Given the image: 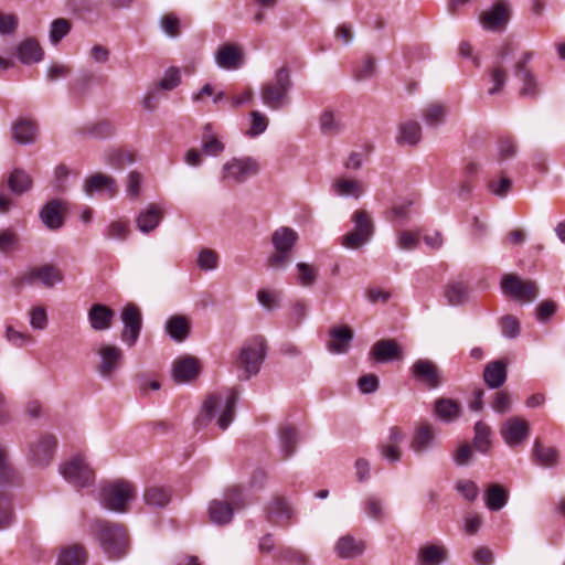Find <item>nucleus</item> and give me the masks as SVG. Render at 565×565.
<instances>
[{
  "label": "nucleus",
  "instance_id": "nucleus-1",
  "mask_svg": "<svg viewBox=\"0 0 565 565\" xmlns=\"http://www.w3.org/2000/svg\"><path fill=\"white\" fill-rule=\"evenodd\" d=\"M238 399V392L231 388L226 396L221 394L210 395L203 403L202 413L196 418L200 426H205L212 418L218 415L217 425L221 429H226L234 419L235 406Z\"/></svg>",
  "mask_w": 565,
  "mask_h": 565
},
{
  "label": "nucleus",
  "instance_id": "nucleus-2",
  "mask_svg": "<svg viewBox=\"0 0 565 565\" xmlns=\"http://www.w3.org/2000/svg\"><path fill=\"white\" fill-rule=\"evenodd\" d=\"M94 529L100 547L109 558H120L127 553L129 539L122 524L96 520Z\"/></svg>",
  "mask_w": 565,
  "mask_h": 565
},
{
  "label": "nucleus",
  "instance_id": "nucleus-3",
  "mask_svg": "<svg viewBox=\"0 0 565 565\" xmlns=\"http://www.w3.org/2000/svg\"><path fill=\"white\" fill-rule=\"evenodd\" d=\"M292 87L290 71L282 66L273 79L265 82L260 87V98L265 106L271 110H279L290 103L289 90Z\"/></svg>",
  "mask_w": 565,
  "mask_h": 565
},
{
  "label": "nucleus",
  "instance_id": "nucleus-4",
  "mask_svg": "<svg viewBox=\"0 0 565 565\" xmlns=\"http://www.w3.org/2000/svg\"><path fill=\"white\" fill-rule=\"evenodd\" d=\"M266 356V341L257 335L244 343L235 360V366L239 371L238 379L246 381L256 375Z\"/></svg>",
  "mask_w": 565,
  "mask_h": 565
},
{
  "label": "nucleus",
  "instance_id": "nucleus-5",
  "mask_svg": "<svg viewBox=\"0 0 565 565\" xmlns=\"http://www.w3.org/2000/svg\"><path fill=\"white\" fill-rule=\"evenodd\" d=\"M136 487L122 479L104 483L99 490L100 504L113 512L125 513L128 504L135 499Z\"/></svg>",
  "mask_w": 565,
  "mask_h": 565
},
{
  "label": "nucleus",
  "instance_id": "nucleus-6",
  "mask_svg": "<svg viewBox=\"0 0 565 565\" xmlns=\"http://www.w3.org/2000/svg\"><path fill=\"white\" fill-rule=\"evenodd\" d=\"M17 477L7 449L0 446V530L10 526L13 520L12 502L6 487L14 483Z\"/></svg>",
  "mask_w": 565,
  "mask_h": 565
},
{
  "label": "nucleus",
  "instance_id": "nucleus-7",
  "mask_svg": "<svg viewBox=\"0 0 565 565\" xmlns=\"http://www.w3.org/2000/svg\"><path fill=\"white\" fill-rule=\"evenodd\" d=\"M298 233L288 226H281L271 234L275 253L267 259V266L274 269L285 268L291 260V253L298 242Z\"/></svg>",
  "mask_w": 565,
  "mask_h": 565
},
{
  "label": "nucleus",
  "instance_id": "nucleus-8",
  "mask_svg": "<svg viewBox=\"0 0 565 565\" xmlns=\"http://www.w3.org/2000/svg\"><path fill=\"white\" fill-rule=\"evenodd\" d=\"M354 227L342 236L341 244L350 249H358L366 244L374 234V224L365 210H356L352 215Z\"/></svg>",
  "mask_w": 565,
  "mask_h": 565
},
{
  "label": "nucleus",
  "instance_id": "nucleus-9",
  "mask_svg": "<svg viewBox=\"0 0 565 565\" xmlns=\"http://www.w3.org/2000/svg\"><path fill=\"white\" fill-rule=\"evenodd\" d=\"M502 292L521 302H532L539 295L535 281L523 280L514 274H507L501 279Z\"/></svg>",
  "mask_w": 565,
  "mask_h": 565
},
{
  "label": "nucleus",
  "instance_id": "nucleus-10",
  "mask_svg": "<svg viewBox=\"0 0 565 565\" xmlns=\"http://www.w3.org/2000/svg\"><path fill=\"white\" fill-rule=\"evenodd\" d=\"M96 352L99 356V362L96 365L97 373L103 379H113L124 364V351L115 344L103 343Z\"/></svg>",
  "mask_w": 565,
  "mask_h": 565
},
{
  "label": "nucleus",
  "instance_id": "nucleus-11",
  "mask_svg": "<svg viewBox=\"0 0 565 565\" xmlns=\"http://www.w3.org/2000/svg\"><path fill=\"white\" fill-rule=\"evenodd\" d=\"M60 471L70 483L77 488L90 486L95 478L94 471L81 456H76L62 465Z\"/></svg>",
  "mask_w": 565,
  "mask_h": 565
},
{
  "label": "nucleus",
  "instance_id": "nucleus-12",
  "mask_svg": "<svg viewBox=\"0 0 565 565\" xmlns=\"http://www.w3.org/2000/svg\"><path fill=\"white\" fill-rule=\"evenodd\" d=\"M258 171L259 164L253 158H234L224 164L222 180L243 183Z\"/></svg>",
  "mask_w": 565,
  "mask_h": 565
},
{
  "label": "nucleus",
  "instance_id": "nucleus-13",
  "mask_svg": "<svg viewBox=\"0 0 565 565\" xmlns=\"http://www.w3.org/2000/svg\"><path fill=\"white\" fill-rule=\"evenodd\" d=\"M121 320L124 323L121 340L128 347H132L137 342L142 327V317L139 308L135 303H127L122 308Z\"/></svg>",
  "mask_w": 565,
  "mask_h": 565
},
{
  "label": "nucleus",
  "instance_id": "nucleus-14",
  "mask_svg": "<svg viewBox=\"0 0 565 565\" xmlns=\"http://www.w3.org/2000/svg\"><path fill=\"white\" fill-rule=\"evenodd\" d=\"M411 374L418 383L427 388H436L443 383V372L439 366L428 359H419L411 367Z\"/></svg>",
  "mask_w": 565,
  "mask_h": 565
},
{
  "label": "nucleus",
  "instance_id": "nucleus-15",
  "mask_svg": "<svg viewBox=\"0 0 565 565\" xmlns=\"http://www.w3.org/2000/svg\"><path fill=\"white\" fill-rule=\"evenodd\" d=\"M533 52L526 51L520 60L514 64V75L522 82L520 95L524 97H536L539 94L537 82L534 74L529 68V64L533 58Z\"/></svg>",
  "mask_w": 565,
  "mask_h": 565
},
{
  "label": "nucleus",
  "instance_id": "nucleus-16",
  "mask_svg": "<svg viewBox=\"0 0 565 565\" xmlns=\"http://www.w3.org/2000/svg\"><path fill=\"white\" fill-rule=\"evenodd\" d=\"M369 359L376 363L401 361L404 359V351L396 340L382 339L372 345Z\"/></svg>",
  "mask_w": 565,
  "mask_h": 565
},
{
  "label": "nucleus",
  "instance_id": "nucleus-17",
  "mask_svg": "<svg viewBox=\"0 0 565 565\" xmlns=\"http://www.w3.org/2000/svg\"><path fill=\"white\" fill-rule=\"evenodd\" d=\"M530 435L529 423L519 416L509 418L501 428V436L507 445L515 447L521 445Z\"/></svg>",
  "mask_w": 565,
  "mask_h": 565
},
{
  "label": "nucleus",
  "instance_id": "nucleus-18",
  "mask_svg": "<svg viewBox=\"0 0 565 565\" xmlns=\"http://www.w3.org/2000/svg\"><path fill=\"white\" fill-rule=\"evenodd\" d=\"M56 447V438L53 435H43L36 443L30 445V459L33 465L47 466Z\"/></svg>",
  "mask_w": 565,
  "mask_h": 565
},
{
  "label": "nucleus",
  "instance_id": "nucleus-19",
  "mask_svg": "<svg viewBox=\"0 0 565 565\" xmlns=\"http://www.w3.org/2000/svg\"><path fill=\"white\" fill-rule=\"evenodd\" d=\"M509 21L508 4L499 1L480 15V22L486 30L501 31Z\"/></svg>",
  "mask_w": 565,
  "mask_h": 565
},
{
  "label": "nucleus",
  "instance_id": "nucleus-20",
  "mask_svg": "<svg viewBox=\"0 0 565 565\" xmlns=\"http://www.w3.org/2000/svg\"><path fill=\"white\" fill-rule=\"evenodd\" d=\"M66 210L65 203L58 199L49 201L40 211L43 224L51 231H56L64 225L63 213Z\"/></svg>",
  "mask_w": 565,
  "mask_h": 565
},
{
  "label": "nucleus",
  "instance_id": "nucleus-21",
  "mask_svg": "<svg viewBox=\"0 0 565 565\" xmlns=\"http://www.w3.org/2000/svg\"><path fill=\"white\" fill-rule=\"evenodd\" d=\"M63 278V273L52 264L34 267L24 276L28 284H33L34 280L39 279L47 288L61 282Z\"/></svg>",
  "mask_w": 565,
  "mask_h": 565
},
{
  "label": "nucleus",
  "instance_id": "nucleus-22",
  "mask_svg": "<svg viewBox=\"0 0 565 565\" xmlns=\"http://www.w3.org/2000/svg\"><path fill=\"white\" fill-rule=\"evenodd\" d=\"M329 335L328 350L335 354L347 353L354 337L353 331L348 326L331 328Z\"/></svg>",
  "mask_w": 565,
  "mask_h": 565
},
{
  "label": "nucleus",
  "instance_id": "nucleus-23",
  "mask_svg": "<svg viewBox=\"0 0 565 565\" xmlns=\"http://www.w3.org/2000/svg\"><path fill=\"white\" fill-rule=\"evenodd\" d=\"M292 509L288 502L280 497L274 498L266 508L268 522L276 525H287L292 518Z\"/></svg>",
  "mask_w": 565,
  "mask_h": 565
},
{
  "label": "nucleus",
  "instance_id": "nucleus-24",
  "mask_svg": "<svg viewBox=\"0 0 565 565\" xmlns=\"http://www.w3.org/2000/svg\"><path fill=\"white\" fill-rule=\"evenodd\" d=\"M115 311L106 305L94 303L88 310V321L95 331H104L111 327Z\"/></svg>",
  "mask_w": 565,
  "mask_h": 565
},
{
  "label": "nucleus",
  "instance_id": "nucleus-25",
  "mask_svg": "<svg viewBox=\"0 0 565 565\" xmlns=\"http://www.w3.org/2000/svg\"><path fill=\"white\" fill-rule=\"evenodd\" d=\"M507 363L502 360L489 362L483 370V381L489 388L501 387L508 376Z\"/></svg>",
  "mask_w": 565,
  "mask_h": 565
},
{
  "label": "nucleus",
  "instance_id": "nucleus-26",
  "mask_svg": "<svg viewBox=\"0 0 565 565\" xmlns=\"http://www.w3.org/2000/svg\"><path fill=\"white\" fill-rule=\"evenodd\" d=\"M334 551L341 558H354L364 553L365 543L350 534H345L338 540Z\"/></svg>",
  "mask_w": 565,
  "mask_h": 565
},
{
  "label": "nucleus",
  "instance_id": "nucleus-27",
  "mask_svg": "<svg viewBox=\"0 0 565 565\" xmlns=\"http://www.w3.org/2000/svg\"><path fill=\"white\" fill-rule=\"evenodd\" d=\"M447 558V551L443 545L425 544L417 553V565H441Z\"/></svg>",
  "mask_w": 565,
  "mask_h": 565
},
{
  "label": "nucleus",
  "instance_id": "nucleus-28",
  "mask_svg": "<svg viewBox=\"0 0 565 565\" xmlns=\"http://www.w3.org/2000/svg\"><path fill=\"white\" fill-rule=\"evenodd\" d=\"M199 370L195 358L184 356L173 363V379L177 383L191 381L199 374Z\"/></svg>",
  "mask_w": 565,
  "mask_h": 565
},
{
  "label": "nucleus",
  "instance_id": "nucleus-29",
  "mask_svg": "<svg viewBox=\"0 0 565 565\" xmlns=\"http://www.w3.org/2000/svg\"><path fill=\"white\" fill-rule=\"evenodd\" d=\"M38 127L30 119H18L12 126L13 139L20 145L33 143L36 140Z\"/></svg>",
  "mask_w": 565,
  "mask_h": 565
},
{
  "label": "nucleus",
  "instance_id": "nucleus-30",
  "mask_svg": "<svg viewBox=\"0 0 565 565\" xmlns=\"http://www.w3.org/2000/svg\"><path fill=\"white\" fill-rule=\"evenodd\" d=\"M84 190L88 195L105 190L111 198L116 194L117 186L114 178L103 173H95L86 180Z\"/></svg>",
  "mask_w": 565,
  "mask_h": 565
},
{
  "label": "nucleus",
  "instance_id": "nucleus-31",
  "mask_svg": "<svg viewBox=\"0 0 565 565\" xmlns=\"http://www.w3.org/2000/svg\"><path fill=\"white\" fill-rule=\"evenodd\" d=\"M210 521L217 525L228 524L234 515V510L225 500H212L209 504Z\"/></svg>",
  "mask_w": 565,
  "mask_h": 565
},
{
  "label": "nucleus",
  "instance_id": "nucleus-32",
  "mask_svg": "<svg viewBox=\"0 0 565 565\" xmlns=\"http://www.w3.org/2000/svg\"><path fill=\"white\" fill-rule=\"evenodd\" d=\"M162 216V210L156 204H150L138 215L137 227L143 233H150L160 224Z\"/></svg>",
  "mask_w": 565,
  "mask_h": 565
},
{
  "label": "nucleus",
  "instance_id": "nucleus-33",
  "mask_svg": "<svg viewBox=\"0 0 565 565\" xmlns=\"http://www.w3.org/2000/svg\"><path fill=\"white\" fill-rule=\"evenodd\" d=\"M533 457L537 465L545 468H553L558 465V450L554 447L544 446L539 439L533 446Z\"/></svg>",
  "mask_w": 565,
  "mask_h": 565
},
{
  "label": "nucleus",
  "instance_id": "nucleus-34",
  "mask_svg": "<svg viewBox=\"0 0 565 565\" xmlns=\"http://www.w3.org/2000/svg\"><path fill=\"white\" fill-rule=\"evenodd\" d=\"M461 405L459 402L452 398L440 397L435 402L436 415L447 422H454L461 415Z\"/></svg>",
  "mask_w": 565,
  "mask_h": 565
},
{
  "label": "nucleus",
  "instance_id": "nucleus-35",
  "mask_svg": "<svg viewBox=\"0 0 565 565\" xmlns=\"http://www.w3.org/2000/svg\"><path fill=\"white\" fill-rule=\"evenodd\" d=\"M470 294V288L467 282L462 280L450 281L445 287V297L448 305L459 306L465 303Z\"/></svg>",
  "mask_w": 565,
  "mask_h": 565
},
{
  "label": "nucleus",
  "instance_id": "nucleus-36",
  "mask_svg": "<svg viewBox=\"0 0 565 565\" xmlns=\"http://www.w3.org/2000/svg\"><path fill=\"white\" fill-rule=\"evenodd\" d=\"M242 61V53L232 44L221 46L216 53V63L218 66L226 70H235L239 67Z\"/></svg>",
  "mask_w": 565,
  "mask_h": 565
},
{
  "label": "nucleus",
  "instance_id": "nucleus-37",
  "mask_svg": "<svg viewBox=\"0 0 565 565\" xmlns=\"http://www.w3.org/2000/svg\"><path fill=\"white\" fill-rule=\"evenodd\" d=\"M435 440V431L430 424H423L416 428L411 447L416 454L426 451Z\"/></svg>",
  "mask_w": 565,
  "mask_h": 565
},
{
  "label": "nucleus",
  "instance_id": "nucleus-38",
  "mask_svg": "<svg viewBox=\"0 0 565 565\" xmlns=\"http://www.w3.org/2000/svg\"><path fill=\"white\" fill-rule=\"evenodd\" d=\"M18 57L23 64L40 62L43 58V50L34 39H26L17 50Z\"/></svg>",
  "mask_w": 565,
  "mask_h": 565
},
{
  "label": "nucleus",
  "instance_id": "nucleus-39",
  "mask_svg": "<svg viewBox=\"0 0 565 565\" xmlns=\"http://www.w3.org/2000/svg\"><path fill=\"white\" fill-rule=\"evenodd\" d=\"M166 331L174 341L182 342L190 333L189 320L183 316H172L166 322Z\"/></svg>",
  "mask_w": 565,
  "mask_h": 565
},
{
  "label": "nucleus",
  "instance_id": "nucleus-40",
  "mask_svg": "<svg viewBox=\"0 0 565 565\" xmlns=\"http://www.w3.org/2000/svg\"><path fill=\"white\" fill-rule=\"evenodd\" d=\"M508 498V491L498 483L489 486V488L484 492L486 505L491 511L501 510L507 504Z\"/></svg>",
  "mask_w": 565,
  "mask_h": 565
},
{
  "label": "nucleus",
  "instance_id": "nucleus-41",
  "mask_svg": "<svg viewBox=\"0 0 565 565\" xmlns=\"http://www.w3.org/2000/svg\"><path fill=\"white\" fill-rule=\"evenodd\" d=\"M77 134L96 139L108 138L114 134V127L106 120L88 122L77 128Z\"/></svg>",
  "mask_w": 565,
  "mask_h": 565
},
{
  "label": "nucleus",
  "instance_id": "nucleus-42",
  "mask_svg": "<svg viewBox=\"0 0 565 565\" xmlns=\"http://www.w3.org/2000/svg\"><path fill=\"white\" fill-rule=\"evenodd\" d=\"M33 181L29 173L22 169H14L8 178L10 191L17 195L28 192L32 188Z\"/></svg>",
  "mask_w": 565,
  "mask_h": 565
},
{
  "label": "nucleus",
  "instance_id": "nucleus-43",
  "mask_svg": "<svg viewBox=\"0 0 565 565\" xmlns=\"http://www.w3.org/2000/svg\"><path fill=\"white\" fill-rule=\"evenodd\" d=\"M280 450L282 458L287 459L296 451L298 431L294 426L285 425L279 430Z\"/></svg>",
  "mask_w": 565,
  "mask_h": 565
},
{
  "label": "nucleus",
  "instance_id": "nucleus-44",
  "mask_svg": "<svg viewBox=\"0 0 565 565\" xmlns=\"http://www.w3.org/2000/svg\"><path fill=\"white\" fill-rule=\"evenodd\" d=\"M143 500L149 507L164 508L171 500V493L166 488L152 486L145 490Z\"/></svg>",
  "mask_w": 565,
  "mask_h": 565
},
{
  "label": "nucleus",
  "instance_id": "nucleus-45",
  "mask_svg": "<svg viewBox=\"0 0 565 565\" xmlns=\"http://www.w3.org/2000/svg\"><path fill=\"white\" fill-rule=\"evenodd\" d=\"M422 139V127L417 121H407L399 126L398 143L417 145Z\"/></svg>",
  "mask_w": 565,
  "mask_h": 565
},
{
  "label": "nucleus",
  "instance_id": "nucleus-46",
  "mask_svg": "<svg viewBox=\"0 0 565 565\" xmlns=\"http://www.w3.org/2000/svg\"><path fill=\"white\" fill-rule=\"evenodd\" d=\"M85 562V550L81 545H73L61 552L56 565H84Z\"/></svg>",
  "mask_w": 565,
  "mask_h": 565
},
{
  "label": "nucleus",
  "instance_id": "nucleus-47",
  "mask_svg": "<svg viewBox=\"0 0 565 565\" xmlns=\"http://www.w3.org/2000/svg\"><path fill=\"white\" fill-rule=\"evenodd\" d=\"M333 190L341 196L359 198L362 194V185L359 181L340 178L333 183Z\"/></svg>",
  "mask_w": 565,
  "mask_h": 565
},
{
  "label": "nucleus",
  "instance_id": "nucleus-48",
  "mask_svg": "<svg viewBox=\"0 0 565 565\" xmlns=\"http://www.w3.org/2000/svg\"><path fill=\"white\" fill-rule=\"evenodd\" d=\"M490 427L483 422H477L475 425L473 447L481 452H486L490 447Z\"/></svg>",
  "mask_w": 565,
  "mask_h": 565
},
{
  "label": "nucleus",
  "instance_id": "nucleus-49",
  "mask_svg": "<svg viewBox=\"0 0 565 565\" xmlns=\"http://www.w3.org/2000/svg\"><path fill=\"white\" fill-rule=\"evenodd\" d=\"M297 270H298L297 282L300 286L311 287L316 284L318 275H319L317 267H315L310 264L300 262L297 264Z\"/></svg>",
  "mask_w": 565,
  "mask_h": 565
},
{
  "label": "nucleus",
  "instance_id": "nucleus-50",
  "mask_svg": "<svg viewBox=\"0 0 565 565\" xmlns=\"http://www.w3.org/2000/svg\"><path fill=\"white\" fill-rule=\"evenodd\" d=\"M447 109L443 104L431 103L424 109L423 117L428 126H437L444 122Z\"/></svg>",
  "mask_w": 565,
  "mask_h": 565
},
{
  "label": "nucleus",
  "instance_id": "nucleus-51",
  "mask_svg": "<svg viewBox=\"0 0 565 565\" xmlns=\"http://www.w3.org/2000/svg\"><path fill=\"white\" fill-rule=\"evenodd\" d=\"M106 160H107L108 164H110L115 169L121 170L127 164L134 163L135 158H134L132 153H129V152H126V151H122L119 149H115V150H110L107 152Z\"/></svg>",
  "mask_w": 565,
  "mask_h": 565
},
{
  "label": "nucleus",
  "instance_id": "nucleus-52",
  "mask_svg": "<svg viewBox=\"0 0 565 565\" xmlns=\"http://www.w3.org/2000/svg\"><path fill=\"white\" fill-rule=\"evenodd\" d=\"M224 500L233 507V510H242L247 505L244 491L238 486L228 487L224 493Z\"/></svg>",
  "mask_w": 565,
  "mask_h": 565
},
{
  "label": "nucleus",
  "instance_id": "nucleus-53",
  "mask_svg": "<svg viewBox=\"0 0 565 565\" xmlns=\"http://www.w3.org/2000/svg\"><path fill=\"white\" fill-rule=\"evenodd\" d=\"M320 128L326 135H335L341 131L342 125L330 110H324L320 116Z\"/></svg>",
  "mask_w": 565,
  "mask_h": 565
},
{
  "label": "nucleus",
  "instance_id": "nucleus-54",
  "mask_svg": "<svg viewBox=\"0 0 565 565\" xmlns=\"http://www.w3.org/2000/svg\"><path fill=\"white\" fill-rule=\"evenodd\" d=\"M268 127V118L258 110L250 113V127L247 131L249 137H257L263 134Z\"/></svg>",
  "mask_w": 565,
  "mask_h": 565
},
{
  "label": "nucleus",
  "instance_id": "nucleus-55",
  "mask_svg": "<svg viewBox=\"0 0 565 565\" xmlns=\"http://www.w3.org/2000/svg\"><path fill=\"white\" fill-rule=\"evenodd\" d=\"M490 77L493 86L489 89L488 93L490 95H495L500 93L503 86L505 85L508 74L503 66L501 64H498L490 71Z\"/></svg>",
  "mask_w": 565,
  "mask_h": 565
},
{
  "label": "nucleus",
  "instance_id": "nucleus-56",
  "mask_svg": "<svg viewBox=\"0 0 565 565\" xmlns=\"http://www.w3.org/2000/svg\"><path fill=\"white\" fill-rule=\"evenodd\" d=\"M376 72L375 60L366 56L363 62L354 68V78L356 81L370 79Z\"/></svg>",
  "mask_w": 565,
  "mask_h": 565
},
{
  "label": "nucleus",
  "instance_id": "nucleus-57",
  "mask_svg": "<svg viewBox=\"0 0 565 565\" xmlns=\"http://www.w3.org/2000/svg\"><path fill=\"white\" fill-rule=\"evenodd\" d=\"M71 24L66 19L60 18L52 22L50 29V40L53 44L58 43L65 35L68 34Z\"/></svg>",
  "mask_w": 565,
  "mask_h": 565
},
{
  "label": "nucleus",
  "instance_id": "nucleus-58",
  "mask_svg": "<svg viewBox=\"0 0 565 565\" xmlns=\"http://www.w3.org/2000/svg\"><path fill=\"white\" fill-rule=\"evenodd\" d=\"M196 264L202 270H213L218 266V256L213 249L204 248L199 253Z\"/></svg>",
  "mask_w": 565,
  "mask_h": 565
},
{
  "label": "nucleus",
  "instance_id": "nucleus-59",
  "mask_svg": "<svg viewBox=\"0 0 565 565\" xmlns=\"http://www.w3.org/2000/svg\"><path fill=\"white\" fill-rule=\"evenodd\" d=\"M501 331L502 334L507 338L513 339L516 338L520 333V322L519 320L511 315L504 316L501 319Z\"/></svg>",
  "mask_w": 565,
  "mask_h": 565
},
{
  "label": "nucleus",
  "instance_id": "nucleus-60",
  "mask_svg": "<svg viewBox=\"0 0 565 565\" xmlns=\"http://www.w3.org/2000/svg\"><path fill=\"white\" fill-rule=\"evenodd\" d=\"M180 84V72L178 68H169L164 76L157 84V89L171 90Z\"/></svg>",
  "mask_w": 565,
  "mask_h": 565
},
{
  "label": "nucleus",
  "instance_id": "nucleus-61",
  "mask_svg": "<svg viewBox=\"0 0 565 565\" xmlns=\"http://www.w3.org/2000/svg\"><path fill=\"white\" fill-rule=\"evenodd\" d=\"M129 235V224L122 221H116L109 224L106 237L115 239H126Z\"/></svg>",
  "mask_w": 565,
  "mask_h": 565
},
{
  "label": "nucleus",
  "instance_id": "nucleus-62",
  "mask_svg": "<svg viewBox=\"0 0 565 565\" xmlns=\"http://www.w3.org/2000/svg\"><path fill=\"white\" fill-rule=\"evenodd\" d=\"M358 386L363 394H372L379 390L380 381L375 374L370 373L358 380Z\"/></svg>",
  "mask_w": 565,
  "mask_h": 565
},
{
  "label": "nucleus",
  "instance_id": "nucleus-63",
  "mask_svg": "<svg viewBox=\"0 0 565 565\" xmlns=\"http://www.w3.org/2000/svg\"><path fill=\"white\" fill-rule=\"evenodd\" d=\"M30 324L33 329L44 330L47 326L46 310L42 306L32 308L30 311Z\"/></svg>",
  "mask_w": 565,
  "mask_h": 565
},
{
  "label": "nucleus",
  "instance_id": "nucleus-64",
  "mask_svg": "<svg viewBox=\"0 0 565 565\" xmlns=\"http://www.w3.org/2000/svg\"><path fill=\"white\" fill-rule=\"evenodd\" d=\"M7 339L15 347H24L33 342V338L28 332H21L9 326L6 332Z\"/></svg>",
  "mask_w": 565,
  "mask_h": 565
}]
</instances>
